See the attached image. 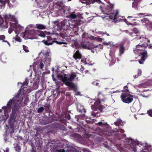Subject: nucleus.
<instances>
[{"instance_id": "nucleus-1", "label": "nucleus", "mask_w": 152, "mask_h": 152, "mask_svg": "<svg viewBox=\"0 0 152 152\" xmlns=\"http://www.w3.org/2000/svg\"><path fill=\"white\" fill-rule=\"evenodd\" d=\"M20 94L17 93V95L14 96L12 99H10L7 102L6 106L2 107V108L4 110V112H10L12 108V111L10 114V117L8 120V124L9 126L6 125L5 133L6 134H10L11 136L14 132V128L13 122H15L17 117V113L20 111L21 109V102L19 100Z\"/></svg>"}, {"instance_id": "nucleus-2", "label": "nucleus", "mask_w": 152, "mask_h": 152, "mask_svg": "<svg viewBox=\"0 0 152 152\" xmlns=\"http://www.w3.org/2000/svg\"><path fill=\"white\" fill-rule=\"evenodd\" d=\"M107 0H105L106 1V2L107 3L106 8V12L108 11V12L105 13V15L106 14L107 15H105V18H106V19H108L109 18L110 19L112 20L113 22L115 23L118 22H124L126 24L128 25H131L133 26L134 25L132 23H130L128 22L127 20L124 19H122L123 18V17L119 15L118 11L117 10H112V8L113 7V5L111 4Z\"/></svg>"}, {"instance_id": "nucleus-3", "label": "nucleus", "mask_w": 152, "mask_h": 152, "mask_svg": "<svg viewBox=\"0 0 152 152\" xmlns=\"http://www.w3.org/2000/svg\"><path fill=\"white\" fill-rule=\"evenodd\" d=\"M145 42H147L146 43L142 45H138L136 46V48L134 50V53L138 55H141V59L139 61V63L140 64H143L145 60L147 58V53L146 50H144V49L149 44L150 40L148 39L143 38Z\"/></svg>"}, {"instance_id": "nucleus-4", "label": "nucleus", "mask_w": 152, "mask_h": 152, "mask_svg": "<svg viewBox=\"0 0 152 152\" xmlns=\"http://www.w3.org/2000/svg\"><path fill=\"white\" fill-rule=\"evenodd\" d=\"M124 122L120 119H118L117 121L114 122V125L116 126V128H114V129L111 130L110 127L107 123H105V134L110 136L112 133L116 132H120L121 133L124 132V130L119 128V125L122 126L124 125Z\"/></svg>"}, {"instance_id": "nucleus-5", "label": "nucleus", "mask_w": 152, "mask_h": 152, "mask_svg": "<svg viewBox=\"0 0 152 152\" xmlns=\"http://www.w3.org/2000/svg\"><path fill=\"white\" fill-rule=\"evenodd\" d=\"M124 92L121 94V97L122 101L126 103H131L133 99V96L129 93L128 90L126 89L124 91H122Z\"/></svg>"}, {"instance_id": "nucleus-6", "label": "nucleus", "mask_w": 152, "mask_h": 152, "mask_svg": "<svg viewBox=\"0 0 152 152\" xmlns=\"http://www.w3.org/2000/svg\"><path fill=\"white\" fill-rule=\"evenodd\" d=\"M76 76L75 73L72 72L70 74H64V76L63 75H58V77L59 79L61 80L63 82H72Z\"/></svg>"}, {"instance_id": "nucleus-7", "label": "nucleus", "mask_w": 152, "mask_h": 152, "mask_svg": "<svg viewBox=\"0 0 152 152\" xmlns=\"http://www.w3.org/2000/svg\"><path fill=\"white\" fill-rule=\"evenodd\" d=\"M80 48L88 50L94 49V48H98L99 49H102L103 46L100 44H99V45H95L93 42H82L80 45Z\"/></svg>"}, {"instance_id": "nucleus-8", "label": "nucleus", "mask_w": 152, "mask_h": 152, "mask_svg": "<svg viewBox=\"0 0 152 152\" xmlns=\"http://www.w3.org/2000/svg\"><path fill=\"white\" fill-rule=\"evenodd\" d=\"M83 22L80 19H78L74 22L72 23V24L70 25V28L73 29L74 33L76 35H78L79 34L78 31L79 30V28L78 26L83 24Z\"/></svg>"}, {"instance_id": "nucleus-9", "label": "nucleus", "mask_w": 152, "mask_h": 152, "mask_svg": "<svg viewBox=\"0 0 152 152\" xmlns=\"http://www.w3.org/2000/svg\"><path fill=\"white\" fill-rule=\"evenodd\" d=\"M42 42H44V44L47 45H49L52 44L53 42H56L57 44L61 45L62 44H67V43L65 42L58 41H53L52 39L50 36L47 37V39L46 40L45 39L42 41Z\"/></svg>"}, {"instance_id": "nucleus-10", "label": "nucleus", "mask_w": 152, "mask_h": 152, "mask_svg": "<svg viewBox=\"0 0 152 152\" xmlns=\"http://www.w3.org/2000/svg\"><path fill=\"white\" fill-rule=\"evenodd\" d=\"M70 23L66 19H64L59 24V26H60V30L64 31L68 29L69 26L70 27V25L72 24Z\"/></svg>"}, {"instance_id": "nucleus-11", "label": "nucleus", "mask_w": 152, "mask_h": 152, "mask_svg": "<svg viewBox=\"0 0 152 152\" xmlns=\"http://www.w3.org/2000/svg\"><path fill=\"white\" fill-rule=\"evenodd\" d=\"M110 45V47H118L119 46H120V48H119V55L121 56L122 54L124 53L125 48L122 45H120V44H117L115 45H113V44L111 42H107L106 43L105 42V45Z\"/></svg>"}, {"instance_id": "nucleus-12", "label": "nucleus", "mask_w": 152, "mask_h": 152, "mask_svg": "<svg viewBox=\"0 0 152 152\" xmlns=\"http://www.w3.org/2000/svg\"><path fill=\"white\" fill-rule=\"evenodd\" d=\"M67 86H69L70 90L71 89L76 91L77 90V88L75 85L72 82L66 81L64 82Z\"/></svg>"}, {"instance_id": "nucleus-13", "label": "nucleus", "mask_w": 152, "mask_h": 152, "mask_svg": "<svg viewBox=\"0 0 152 152\" xmlns=\"http://www.w3.org/2000/svg\"><path fill=\"white\" fill-rule=\"evenodd\" d=\"M142 23H145L147 28L149 30L152 29V23L146 18H144L142 20Z\"/></svg>"}, {"instance_id": "nucleus-14", "label": "nucleus", "mask_w": 152, "mask_h": 152, "mask_svg": "<svg viewBox=\"0 0 152 152\" xmlns=\"http://www.w3.org/2000/svg\"><path fill=\"white\" fill-rule=\"evenodd\" d=\"M73 57L76 60L78 61V59L80 60L82 58V54L80 52L79 50H77L74 53Z\"/></svg>"}, {"instance_id": "nucleus-15", "label": "nucleus", "mask_w": 152, "mask_h": 152, "mask_svg": "<svg viewBox=\"0 0 152 152\" xmlns=\"http://www.w3.org/2000/svg\"><path fill=\"white\" fill-rule=\"evenodd\" d=\"M3 16L5 20H9L12 21H14L15 20V16L14 15H11L10 14L8 15H5Z\"/></svg>"}, {"instance_id": "nucleus-16", "label": "nucleus", "mask_w": 152, "mask_h": 152, "mask_svg": "<svg viewBox=\"0 0 152 152\" xmlns=\"http://www.w3.org/2000/svg\"><path fill=\"white\" fill-rule=\"evenodd\" d=\"M62 116L61 119L64 121H66V120H69L70 119V116L69 114L67 113L62 114Z\"/></svg>"}, {"instance_id": "nucleus-17", "label": "nucleus", "mask_w": 152, "mask_h": 152, "mask_svg": "<svg viewBox=\"0 0 152 152\" xmlns=\"http://www.w3.org/2000/svg\"><path fill=\"white\" fill-rule=\"evenodd\" d=\"M8 23L7 21H4L3 19L2 18L0 19V27L7 28H8Z\"/></svg>"}, {"instance_id": "nucleus-18", "label": "nucleus", "mask_w": 152, "mask_h": 152, "mask_svg": "<svg viewBox=\"0 0 152 152\" xmlns=\"http://www.w3.org/2000/svg\"><path fill=\"white\" fill-rule=\"evenodd\" d=\"M70 18L71 19H75L77 18H82L83 17H82L81 15H76L75 14L73 13H71L69 15Z\"/></svg>"}, {"instance_id": "nucleus-19", "label": "nucleus", "mask_w": 152, "mask_h": 152, "mask_svg": "<svg viewBox=\"0 0 152 152\" xmlns=\"http://www.w3.org/2000/svg\"><path fill=\"white\" fill-rule=\"evenodd\" d=\"M13 144L14 146V148L15 150L17 152H20V151L21 150V148L20 146H19L17 143H15Z\"/></svg>"}, {"instance_id": "nucleus-20", "label": "nucleus", "mask_w": 152, "mask_h": 152, "mask_svg": "<svg viewBox=\"0 0 152 152\" xmlns=\"http://www.w3.org/2000/svg\"><path fill=\"white\" fill-rule=\"evenodd\" d=\"M28 80L27 79H26L25 80V81L23 83V85L21 86V88L22 89H23L25 88H26L27 86V85L28 83Z\"/></svg>"}, {"instance_id": "nucleus-21", "label": "nucleus", "mask_w": 152, "mask_h": 152, "mask_svg": "<svg viewBox=\"0 0 152 152\" xmlns=\"http://www.w3.org/2000/svg\"><path fill=\"white\" fill-rule=\"evenodd\" d=\"M36 28L39 29H44L46 28V26L40 24H36Z\"/></svg>"}, {"instance_id": "nucleus-22", "label": "nucleus", "mask_w": 152, "mask_h": 152, "mask_svg": "<svg viewBox=\"0 0 152 152\" xmlns=\"http://www.w3.org/2000/svg\"><path fill=\"white\" fill-rule=\"evenodd\" d=\"M10 25L11 28H13V29L15 28V29H17L18 27H20V25H17L15 23H12L11 22H10Z\"/></svg>"}, {"instance_id": "nucleus-23", "label": "nucleus", "mask_w": 152, "mask_h": 152, "mask_svg": "<svg viewBox=\"0 0 152 152\" xmlns=\"http://www.w3.org/2000/svg\"><path fill=\"white\" fill-rule=\"evenodd\" d=\"M50 105L49 104H46L45 105H44L45 107V110L47 113H49L50 111Z\"/></svg>"}, {"instance_id": "nucleus-24", "label": "nucleus", "mask_w": 152, "mask_h": 152, "mask_svg": "<svg viewBox=\"0 0 152 152\" xmlns=\"http://www.w3.org/2000/svg\"><path fill=\"white\" fill-rule=\"evenodd\" d=\"M96 2L97 3L100 4L101 3V1L100 0H88V4L91 3L93 4L94 2Z\"/></svg>"}, {"instance_id": "nucleus-25", "label": "nucleus", "mask_w": 152, "mask_h": 152, "mask_svg": "<svg viewBox=\"0 0 152 152\" xmlns=\"http://www.w3.org/2000/svg\"><path fill=\"white\" fill-rule=\"evenodd\" d=\"M99 129V134L101 136H104V129H102L99 127L98 128Z\"/></svg>"}, {"instance_id": "nucleus-26", "label": "nucleus", "mask_w": 152, "mask_h": 152, "mask_svg": "<svg viewBox=\"0 0 152 152\" xmlns=\"http://www.w3.org/2000/svg\"><path fill=\"white\" fill-rule=\"evenodd\" d=\"M82 38L83 39V38H90V35L86 33V32H84L82 35Z\"/></svg>"}, {"instance_id": "nucleus-27", "label": "nucleus", "mask_w": 152, "mask_h": 152, "mask_svg": "<svg viewBox=\"0 0 152 152\" xmlns=\"http://www.w3.org/2000/svg\"><path fill=\"white\" fill-rule=\"evenodd\" d=\"M77 111L81 113H85L86 112V110L83 107H81L80 109L77 108Z\"/></svg>"}, {"instance_id": "nucleus-28", "label": "nucleus", "mask_w": 152, "mask_h": 152, "mask_svg": "<svg viewBox=\"0 0 152 152\" xmlns=\"http://www.w3.org/2000/svg\"><path fill=\"white\" fill-rule=\"evenodd\" d=\"M65 152H77V151L75 148H72L67 149Z\"/></svg>"}, {"instance_id": "nucleus-29", "label": "nucleus", "mask_w": 152, "mask_h": 152, "mask_svg": "<svg viewBox=\"0 0 152 152\" xmlns=\"http://www.w3.org/2000/svg\"><path fill=\"white\" fill-rule=\"evenodd\" d=\"M0 59L3 62H5V60L7 59L5 56L4 54L1 55V56Z\"/></svg>"}, {"instance_id": "nucleus-30", "label": "nucleus", "mask_w": 152, "mask_h": 152, "mask_svg": "<svg viewBox=\"0 0 152 152\" xmlns=\"http://www.w3.org/2000/svg\"><path fill=\"white\" fill-rule=\"evenodd\" d=\"M142 71L140 70H138L137 75H134L133 76L134 78H137L139 76H140L141 75Z\"/></svg>"}, {"instance_id": "nucleus-31", "label": "nucleus", "mask_w": 152, "mask_h": 152, "mask_svg": "<svg viewBox=\"0 0 152 152\" xmlns=\"http://www.w3.org/2000/svg\"><path fill=\"white\" fill-rule=\"evenodd\" d=\"M44 110V108L43 107H40L37 110V112L39 113H42Z\"/></svg>"}, {"instance_id": "nucleus-32", "label": "nucleus", "mask_w": 152, "mask_h": 152, "mask_svg": "<svg viewBox=\"0 0 152 152\" xmlns=\"http://www.w3.org/2000/svg\"><path fill=\"white\" fill-rule=\"evenodd\" d=\"M91 107L92 110L96 111L98 109V106L96 105L95 104L92 105L91 106Z\"/></svg>"}, {"instance_id": "nucleus-33", "label": "nucleus", "mask_w": 152, "mask_h": 152, "mask_svg": "<svg viewBox=\"0 0 152 152\" xmlns=\"http://www.w3.org/2000/svg\"><path fill=\"white\" fill-rule=\"evenodd\" d=\"M137 3L135 1H134L132 3V7L133 8H134L136 9L137 8Z\"/></svg>"}, {"instance_id": "nucleus-34", "label": "nucleus", "mask_w": 152, "mask_h": 152, "mask_svg": "<svg viewBox=\"0 0 152 152\" xmlns=\"http://www.w3.org/2000/svg\"><path fill=\"white\" fill-rule=\"evenodd\" d=\"M38 35L41 37H45V34L43 31H41L38 34Z\"/></svg>"}, {"instance_id": "nucleus-35", "label": "nucleus", "mask_w": 152, "mask_h": 152, "mask_svg": "<svg viewBox=\"0 0 152 152\" xmlns=\"http://www.w3.org/2000/svg\"><path fill=\"white\" fill-rule=\"evenodd\" d=\"M23 50L26 52H29V51L28 49V48L25 45H23Z\"/></svg>"}, {"instance_id": "nucleus-36", "label": "nucleus", "mask_w": 152, "mask_h": 152, "mask_svg": "<svg viewBox=\"0 0 152 152\" xmlns=\"http://www.w3.org/2000/svg\"><path fill=\"white\" fill-rule=\"evenodd\" d=\"M100 9L102 13L103 14H104V7L101 5L100 6Z\"/></svg>"}, {"instance_id": "nucleus-37", "label": "nucleus", "mask_w": 152, "mask_h": 152, "mask_svg": "<svg viewBox=\"0 0 152 152\" xmlns=\"http://www.w3.org/2000/svg\"><path fill=\"white\" fill-rule=\"evenodd\" d=\"M16 40L19 42H21V40L20 37L18 36H17L15 38Z\"/></svg>"}, {"instance_id": "nucleus-38", "label": "nucleus", "mask_w": 152, "mask_h": 152, "mask_svg": "<svg viewBox=\"0 0 152 152\" xmlns=\"http://www.w3.org/2000/svg\"><path fill=\"white\" fill-rule=\"evenodd\" d=\"M98 109L100 110V112H102V110H103V108L102 105H99L98 106Z\"/></svg>"}, {"instance_id": "nucleus-39", "label": "nucleus", "mask_w": 152, "mask_h": 152, "mask_svg": "<svg viewBox=\"0 0 152 152\" xmlns=\"http://www.w3.org/2000/svg\"><path fill=\"white\" fill-rule=\"evenodd\" d=\"M148 114L150 116L152 117V110H151L148 111Z\"/></svg>"}, {"instance_id": "nucleus-40", "label": "nucleus", "mask_w": 152, "mask_h": 152, "mask_svg": "<svg viewBox=\"0 0 152 152\" xmlns=\"http://www.w3.org/2000/svg\"><path fill=\"white\" fill-rule=\"evenodd\" d=\"M133 31L134 32L135 34L138 33L139 32V31L136 28H134Z\"/></svg>"}, {"instance_id": "nucleus-41", "label": "nucleus", "mask_w": 152, "mask_h": 152, "mask_svg": "<svg viewBox=\"0 0 152 152\" xmlns=\"http://www.w3.org/2000/svg\"><path fill=\"white\" fill-rule=\"evenodd\" d=\"M89 38L92 40H96V37L90 35Z\"/></svg>"}, {"instance_id": "nucleus-42", "label": "nucleus", "mask_w": 152, "mask_h": 152, "mask_svg": "<svg viewBox=\"0 0 152 152\" xmlns=\"http://www.w3.org/2000/svg\"><path fill=\"white\" fill-rule=\"evenodd\" d=\"M39 66L41 69H42L44 66V64L42 62H40L39 64Z\"/></svg>"}, {"instance_id": "nucleus-43", "label": "nucleus", "mask_w": 152, "mask_h": 152, "mask_svg": "<svg viewBox=\"0 0 152 152\" xmlns=\"http://www.w3.org/2000/svg\"><path fill=\"white\" fill-rule=\"evenodd\" d=\"M115 51H111L110 52V55L111 56H115Z\"/></svg>"}, {"instance_id": "nucleus-44", "label": "nucleus", "mask_w": 152, "mask_h": 152, "mask_svg": "<svg viewBox=\"0 0 152 152\" xmlns=\"http://www.w3.org/2000/svg\"><path fill=\"white\" fill-rule=\"evenodd\" d=\"M40 124L42 125H46L47 124H48V123L46 122H43V121H40Z\"/></svg>"}, {"instance_id": "nucleus-45", "label": "nucleus", "mask_w": 152, "mask_h": 152, "mask_svg": "<svg viewBox=\"0 0 152 152\" xmlns=\"http://www.w3.org/2000/svg\"><path fill=\"white\" fill-rule=\"evenodd\" d=\"M14 30V29L13 28H9L8 30V33L10 34Z\"/></svg>"}, {"instance_id": "nucleus-46", "label": "nucleus", "mask_w": 152, "mask_h": 152, "mask_svg": "<svg viewBox=\"0 0 152 152\" xmlns=\"http://www.w3.org/2000/svg\"><path fill=\"white\" fill-rule=\"evenodd\" d=\"M144 14H145L144 13H142L137 14V17H141V16L144 15Z\"/></svg>"}, {"instance_id": "nucleus-47", "label": "nucleus", "mask_w": 152, "mask_h": 152, "mask_svg": "<svg viewBox=\"0 0 152 152\" xmlns=\"http://www.w3.org/2000/svg\"><path fill=\"white\" fill-rule=\"evenodd\" d=\"M5 39V36L4 35H2L0 36V40H3Z\"/></svg>"}, {"instance_id": "nucleus-48", "label": "nucleus", "mask_w": 152, "mask_h": 152, "mask_svg": "<svg viewBox=\"0 0 152 152\" xmlns=\"http://www.w3.org/2000/svg\"><path fill=\"white\" fill-rule=\"evenodd\" d=\"M135 36L136 37L135 38L137 39H139L141 38V36L140 35H135Z\"/></svg>"}, {"instance_id": "nucleus-49", "label": "nucleus", "mask_w": 152, "mask_h": 152, "mask_svg": "<svg viewBox=\"0 0 152 152\" xmlns=\"http://www.w3.org/2000/svg\"><path fill=\"white\" fill-rule=\"evenodd\" d=\"M55 152H65V150L64 149H60L57 150Z\"/></svg>"}, {"instance_id": "nucleus-50", "label": "nucleus", "mask_w": 152, "mask_h": 152, "mask_svg": "<svg viewBox=\"0 0 152 152\" xmlns=\"http://www.w3.org/2000/svg\"><path fill=\"white\" fill-rule=\"evenodd\" d=\"M92 84L94 85L97 86L99 84V83H98L96 81H94L92 83Z\"/></svg>"}, {"instance_id": "nucleus-51", "label": "nucleus", "mask_w": 152, "mask_h": 152, "mask_svg": "<svg viewBox=\"0 0 152 152\" xmlns=\"http://www.w3.org/2000/svg\"><path fill=\"white\" fill-rule=\"evenodd\" d=\"M102 38L96 37V40L99 42H102Z\"/></svg>"}, {"instance_id": "nucleus-52", "label": "nucleus", "mask_w": 152, "mask_h": 152, "mask_svg": "<svg viewBox=\"0 0 152 152\" xmlns=\"http://www.w3.org/2000/svg\"><path fill=\"white\" fill-rule=\"evenodd\" d=\"M60 35L62 38H64L66 36V35L64 33H60Z\"/></svg>"}, {"instance_id": "nucleus-53", "label": "nucleus", "mask_w": 152, "mask_h": 152, "mask_svg": "<svg viewBox=\"0 0 152 152\" xmlns=\"http://www.w3.org/2000/svg\"><path fill=\"white\" fill-rule=\"evenodd\" d=\"M98 125L99 126H104V124L102 122H99L98 124Z\"/></svg>"}, {"instance_id": "nucleus-54", "label": "nucleus", "mask_w": 152, "mask_h": 152, "mask_svg": "<svg viewBox=\"0 0 152 152\" xmlns=\"http://www.w3.org/2000/svg\"><path fill=\"white\" fill-rule=\"evenodd\" d=\"M4 152H9V148H7L6 150H4Z\"/></svg>"}, {"instance_id": "nucleus-55", "label": "nucleus", "mask_w": 152, "mask_h": 152, "mask_svg": "<svg viewBox=\"0 0 152 152\" xmlns=\"http://www.w3.org/2000/svg\"><path fill=\"white\" fill-rule=\"evenodd\" d=\"M91 115L94 117H95L96 116V113L94 112H92L91 113Z\"/></svg>"}, {"instance_id": "nucleus-56", "label": "nucleus", "mask_w": 152, "mask_h": 152, "mask_svg": "<svg viewBox=\"0 0 152 152\" xmlns=\"http://www.w3.org/2000/svg\"><path fill=\"white\" fill-rule=\"evenodd\" d=\"M147 150H148L147 149H145V150L143 149L142 150V151H141V152H148Z\"/></svg>"}, {"instance_id": "nucleus-57", "label": "nucleus", "mask_w": 152, "mask_h": 152, "mask_svg": "<svg viewBox=\"0 0 152 152\" xmlns=\"http://www.w3.org/2000/svg\"><path fill=\"white\" fill-rule=\"evenodd\" d=\"M87 123H91L92 122L91 121H89L88 120H86V121Z\"/></svg>"}, {"instance_id": "nucleus-58", "label": "nucleus", "mask_w": 152, "mask_h": 152, "mask_svg": "<svg viewBox=\"0 0 152 152\" xmlns=\"http://www.w3.org/2000/svg\"><path fill=\"white\" fill-rule=\"evenodd\" d=\"M86 64H87L89 65H93V64H92V63H91V62H90V63H87Z\"/></svg>"}, {"instance_id": "nucleus-59", "label": "nucleus", "mask_w": 152, "mask_h": 152, "mask_svg": "<svg viewBox=\"0 0 152 152\" xmlns=\"http://www.w3.org/2000/svg\"><path fill=\"white\" fill-rule=\"evenodd\" d=\"M63 12H64V14H67V12H66V11L65 10H64Z\"/></svg>"}, {"instance_id": "nucleus-60", "label": "nucleus", "mask_w": 152, "mask_h": 152, "mask_svg": "<svg viewBox=\"0 0 152 152\" xmlns=\"http://www.w3.org/2000/svg\"><path fill=\"white\" fill-rule=\"evenodd\" d=\"M117 114V113H113V115L114 116H115V115H116V114Z\"/></svg>"}, {"instance_id": "nucleus-61", "label": "nucleus", "mask_w": 152, "mask_h": 152, "mask_svg": "<svg viewBox=\"0 0 152 152\" xmlns=\"http://www.w3.org/2000/svg\"><path fill=\"white\" fill-rule=\"evenodd\" d=\"M50 96L48 98V99L47 100L48 101H50L51 100L50 99Z\"/></svg>"}, {"instance_id": "nucleus-62", "label": "nucleus", "mask_w": 152, "mask_h": 152, "mask_svg": "<svg viewBox=\"0 0 152 152\" xmlns=\"http://www.w3.org/2000/svg\"><path fill=\"white\" fill-rule=\"evenodd\" d=\"M3 42H7V43L8 42V41H6H6H5V40H3Z\"/></svg>"}, {"instance_id": "nucleus-63", "label": "nucleus", "mask_w": 152, "mask_h": 152, "mask_svg": "<svg viewBox=\"0 0 152 152\" xmlns=\"http://www.w3.org/2000/svg\"><path fill=\"white\" fill-rule=\"evenodd\" d=\"M126 88H127V86H125L124 87V89H126Z\"/></svg>"}, {"instance_id": "nucleus-64", "label": "nucleus", "mask_w": 152, "mask_h": 152, "mask_svg": "<svg viewBox=\"0 0 152 152\" xmlns=\"http://www.w3.org/2000/svg\"><path fill=\"white\" fill-rule=\"evenodd\" d=\"M32 152H36L35 151L33 150Z\"/></svg>"}]
</instances>
